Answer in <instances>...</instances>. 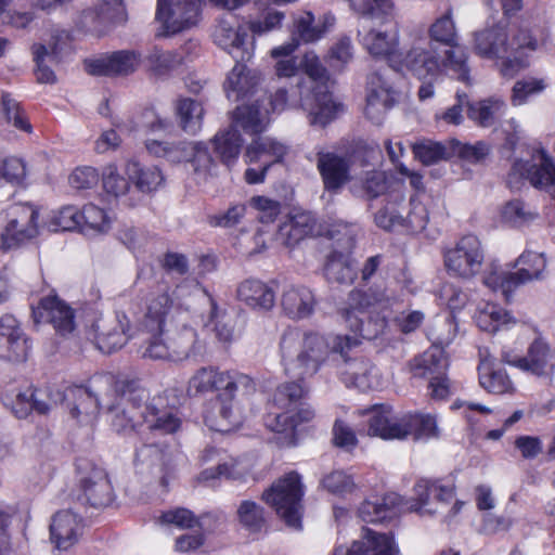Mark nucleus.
Segmentation results:
<instances>
[{
    "mask_svg": "<svg viewBox=\"0 0 555 555\" xmlns=\"http://www.w3.org/2000/svg\"><path fill=\"white\" fill-rule=\"evenodd\" d=\"M254 379L235 371H221L217 366H203L188 382L186 392L191 397L217 391L216 399L205 413V423L216 431L228 433L242 423V412L236 397L254 393Z\"/></svg>",
    "mask_w": 555,
    "mask_h": 555,
    "instance_id": "obj_1",
    "label": "nucleus"
},
{
    "mask_svg": "<svg viewBox=\"0 0 555 555\" xmlns=\"http://www.w3.org/2000/svg\"><path fill=\"white\" fill-rule=\"evenodd\" d=\"M114 402L106 408L113 430L129 436L143 424L151 431L172 434L180 427V420L169 411H160L147 402L149 392L134 382H121L116 386Z\"/></svg>",
    "mask_w": 555,
    "mask_h": 555,
    "instance_id": "obj_2",
    "label": "nucleus"
},
{
    "mask_svg": "<svg viewBox=\"0 0 555 555\" xmlns=\"http://www.w3.org/2000/svg\"><path fill=\"white\" fill-rule=\"evenodd\" d=\"M346 345L347 337L340 335L334 336L328 344L318 332L288 327L280 339L281 361L288 376L304 379L318 373L327 357L328 349L339 353L344 361H347L344 353Z\"/></svg>",
    "mask_w": 555,
    "mask_h": 555,
    "instance_id": "obj_3",
    "label": "nucleus"
},
{
    "mask_svg": "<svg viewBox=\"0 0 555 555\" xmlns=\"http://www.w3.org/2000/svg\"><path fill=\"white\" fill-rule=\"evenodd\" d=\"M537 49V41L527 29L494 26L475 34L474 50L487 59L501 60L500 70L505 77L515 76L527 66V52Z\"/></svg>",
    "mask_w": 555,
    "mask_h": 555,
    "instance_id": "obj_4",
    "label": "nucleus"
},
{
    "mask_svg": "<svg viewBox=\"0 0 555 555\" xmlns=\"http://www.w3.org/2000/svg\"><path fill=\"white\" fill-rule=\"evenodd\" d=\"M414 496L400 505L401 513L415 512L422 516L443 513L452 504L446 517L450 518L460 513L464 506L463 501L455 500L453 486H444L437 481L422 479L414 486Z\"/></svg>",
    "mask_w": 555,
    "mask_h": 555,
    "instance_id": "obj_5",
    "label": "nucleus"
},
{
    "mask_svg": "<svg viewBox=\"0 0 555 555\" xmlns=\"http://www.w3.org/2000/svg\"><path fill=\"white\" fill-rule=\"evenodd\" d=\"M304 486L298 473L291 472L263 492V500L292 528L301 527Z\"/></svg>",
    "mask_w": 555,
    "mask_h": 555,
    "instance_id": "obj_6",
    "label": "nucleus"
},
{
    "mask_svg": "<svg viewBox=\"0 0 555 555\" xmlns=\"http://www.w3.org/2000/svg\"><path fill=\"white\" fill-rule=\"evenodd\" d=\"M442 257L450 276L469 281L482 271L486 255L481 241L476 235L467 234L447 246Z\"/></svg>",
    "mask_w": 555,
    "mask_h": 555,
    "instance_id": "obj_7",
    "label": "nucleus"
},
{
    "mask_svg": "<svg viewBox=\"0 0 555 555\" xmlns=\"http://www.w3.org/2000/svg\"><path fill=\"white\" fill-rule=\"evenodd\" d=\"M134 466L139 475L151 477L163 488L176 478V456L166 446L143 444L137 450Z\"/></svg>",
    "mask_w": 555,
    "mask_h": 555,
    "instance_id": "obj_8",
    "label": "nucleus"
},
{
    "mask_svg": "<svg viewBox=\"0 0 555 555\" xmlns=\"http://www.w3.org/2000/svg\"><path fill=\"white\" fill-rule=\"evenodd\" d=\"M8 222L4 227V248L18 247L39 234V210L28 204H17L9 208Z\"/></svg>",
    "mask_w": 555,
    "mask_h": 555,
    "instance_id": "obj_9",
    "label": "nucleus"
},
{
    "mask_svg": "<svg viewBox=\"0 0 555 555\" xmlns=\"http://www.w3.org/2000/svg\"><path fill=\"white\" fill-rule=\"evenodd\" d=\"M391 70H378L367 78L366 105L364 113L373 122L379 124L397 102V91L390 82Z\"/></svg>",
    "mask_w": 555,
    "mask_h": 555,
    "instance_id": "obj_10",
    "label": "nucleus"
},
{
    "mask_svg": "<svg viewBox=\"0 0 555 555\" xmlns=\"http://www.w3.org/2000/svg\"><path fill=\"white\" fill-rule=\"evenodd\" d=\"M91 328L99 350L112 353L128 341L130 321L124 312H113L98 318Z\"/></svg>",
    "mask_w": 555,
    "mask_h": 555,
    "instance_id": "obj_11",
    "label": "nucleus"
},
{
    "mask_svg": "<svg viewBox=\"0 0 555 555\" xmlns=\"http://www.w3.org/2000/svg\"><path fill=\"white\" fill-rule=\"evenodd\" d=\"M36 324H51L55 333L68 337L76 330L74 310L55 295L42 297L33 309Z\"/></svg>",
    "mask_w": 555,
    "mask_h": 555,
    "instance_id": "obj_12",
    "label": "nucleus"
},
{
    "mask_svg": "<svg viewBox=\"0 0 555 555\" xmlns=\"http://www.w3.org/2000/svg\"><path fill=\"white\" fill-rule=\"evenodd\" d=\"M247 30L238 20L227 14L221 17L214 31L215 42L228 51L236 61H249L254 55L253 44L246 42Z\"/></svg>",
    "mask_w": 555,
    "mask_h": 555,
    "instance_id": "obj_13",
    "label": "nucleus"
},
{
    "mask_svg": "<svg viewBox=\"0 0 555 555\" xmlns=\"http://www.w3.org/2000/svg\"><path fill=\"white\" fill-rule=\"evenodd\" d=\"M199 0H157L156 20L164 34H176L196 23Z\"/></svg>",
    "mask_w": 555,
    "mask_h": 555,
    "instance_id": "obj_14",
    "label": "nucleus"
},
{
    "mask_svg": "<svg viewBox=\"0 0 555 555\" xmlns=\"http://www.w3.org/2000/svg\"><path fill=\"white\" fill-rule=\"evenodd\" d=\"M81 470L80 487L88 504L93 507H105L114 499V490L106 472L85 462L78 465Z\"/></svg>",
    "mask_w": 555,
    "mask_h": 555,
    "instance_id": "obj_15",
    "label": "nucleus"
},
{
    "mask_svg": "<svg viewBox=\"0 0 555 555\" xmlns=\"http://www.w3.org/2000/svg\"><path fill=\"white\" fill-rule=\"evenodd\" d=\"M30 346L20 322L12 314L0 318V358L10 362H23L27 359Z\"/></svg>",
    "mask_w": 555,
    "mask_h": 555,
    "instance_id": "obj_16",
    "label": "nucleus"
},
{
    "mask_svg": "<svg viewBox=\"0 0 555 555\" xmlns=\"http://www.w3.org/2000/svg\"><path fill=\"white\" fill-rule=\"evenodd\" d=\"M245 62L236 61L227 75L223 88L229 100L238 101L253 96L261 90L263 81L261 73L248 67Z\"/></svg>",
    "mask_w": 555,
    "mask_h": 555,
    "instance_id": "obj_17",
    "label": "nucleus"
},
{
    "mask_svg": "<svg viewBox=\"0 0 555 555\" xmlns=\"http://www.w3.org/2000/svg\"><path fill=\"white\" fill-rule=\"evenodd\" d=\"M141 62L142 57L139 52L121 50L98 60L87 61L85 66L90 75L127 76L134 73Z\"/></svg>",
    "mask_w": 555,
    "mask_h": 555,
    "instance_id": "obj_18",
    "label": "nucleus"
},
{
    "mask_svg": "<svg viewBox=\"0 0 555 555\" xmlns=\"http://www.w3.org/2000/svg\"><path fill=\"white\" fill-rule=\"evenodd\" d=\"M513 365L540 377H552L555 373V348L537 338L529 345L526 356L514 360Z\"/></svg>",
    "mask_w": 555,
    "mask_h": 555,
    "instance_id": "obj_19",
    "label": "nucleus"
},
{
    "mask_svg": "<svg viewBox=\"0 0 555 555\" xmlns=\"http://www.w3.org/2000/svg\"><path fill=\"white\" fill-rule=\"evenodd\" d=\"M172 309L173 300L168 287L152 293L147 298L146 310L141 321L142 328L151 334H155L168 326L170 320H173L171 315Z\"/></svg>",
    "mask_w": 555,
    "mask_h": 555,
    "instance_id": "obj_20",
    "label": "nucleus"
},
{
    "mask_svg": "<svg viewBox=\"0 0 555 555\" xmlns=\"http://www.w3.org/2000/svg\"><path fill=\"white\" fill-rule=\"evenodd\" d=\"M369 434L383 439H406L410 437V414L392 417L389 409H374L369 420Z\"/></svg>",
    "mask_w": 555,
    "mask_h": 555,
    "instance_id": "obj_21",
    "label": "nucleus"
},
{
    "mask_svg": "<svg viewBox=\"0 0 555 555\" xmlns=\"http://www.w3.org/2000/svg\"><path fill=\"white\" fill-rule=\"evenodd\" d=\"M63 401L72 417L83 425L92 424L99 414V399L83 386L68 387Z\"/></svg>",
    "mask_w": 555,
    "mask_h": 555,
    "instance_id": "obj_22",
    "label": "nucleus"
},
{
    "mask_svg": "<svg viewBox=\"0 0 555 555\" xmlns=\"http://www.w3.org/2000/svg\"><path fill=\"white\" fill-rule=\"evenodd\" d=\"M82 519L70 509L57 512L51 521V540L59 550H68L82 534Z\"/></svg>",
    "mask_w": 555,
    "mask_h": 555,
    "instance_id": "obj_23",
    "label": "nucleus"
},
{
    "mask_svg": "<svg viewBox=\"0 0 555 555\" xmlns=\"http://www.w3.org/2000/svg\"><path fill=\"white\" fill-rule=\"evenodd\" d=\"M397 64L404 66L421 80L436 79L441 73L440 61L430 43L427 48L413 47Z\"/></svg>",
    "mask_w": 555,
    "mask_h": 555,
    "instance_id": "obj_24",
    "label": "nucleus"
},
{
    "mask_svg": "<svg viewBox=\"0 0 555 555\" xmlns=\"http://www.w3.org/2000/svg\"><path fill=\"white\" fill-rule=\"evenodd\" d=\"M349 555H400V550L391 533L363 527L361 539L353 541Z\"/></svg>",
    "mask_w": 555,
    "mask_h": 555,
    "instance_id": "obj_25",
    "label": "nucleus"
},
{
    "mask_svg": "<svg viewBox=\"0 0 555 555\" xmlns=\"http://www.w3.org/2000/svg\"><path fill=\"white\" fill-rule=\"evenodd\" d=\"M365 49L376 57H386L391 65H397L401 54L397 53L399 43L398 30L392 25L389 29H369L362 35Z\"/></svg>",
    "mask_w": 555,
    "mask_h": 555,
    "instance_id": "obj_26",
    "label": "nucleus"
},
{
    "mask_svg": "<svg viewBox=\"0 0 555 555\" xmlns=\"http://www.w3.org/2000/svg\"><path fill=\"white\" fill-rule=\"evenodd\" d=\"M315 305L314 294L306 286H287L281 295V306L284 313L294 320H302L310 317L314 311Z\"/></svg>",
    "mask_w": 555,
    "mask_h": 555,
    "instance_id": "obj_27",
    "label": "nucleus"
},
{
    "mask_svg": "<svg viewBox=\"0 0 555 555\" xmlns=\"http://www.w3.org/2000/svg\"><path fill=\"white\" fill-rule=\"evenodd\" d=\"M96 8L83 11L79 17V25L87 31L101 33V26L124 20L121 0H96Z\"/></svg>",
    "mask_w": 555,
    "mask_h": 555,
    "instance_id": "obj_28",
    "label": "nucleus"
},
{
    "mask_svg": "<svg viewBox=\"0 0 555 555\" xmlns=\"http://www.w3.org/2000/svg\"><path fill=\"white\" fill-rule=\"evenodd\" d=\"M317 168L326 191L337 192L347 181V162L344 155L334 152H319Z\"/></svg>",
    "mask_w": 555,
    "mask_h": 555,
    "instance_id": "obj_29",
    "label": "nucleus"
},
{
    "mask_svg": "<svg viewBox=\"0 0 555 555\" xmlns=\"http://www.w3.org/2000/svg\"><path fill=\"white\" fill-rule=\"evenodd\" d=\"M449 366L444 350L434 345L410 362V371L413 377L433 380L446 374Z\"/></svg>",
    "mask_w": 555,
    "mask_h": 555,
    "instance_id": "obj_30",
    "label": "nucleus"
},
{
    "mask_svg": "<svg viewBox=\"0 0 555 555\" xmlns=\"http://www.w3.org/2000/svg\"><path fill=\"white\" fill-rule=\"evenodd\" d=\"M402 496L398 493H388L382 500H365L357 509V516L364 522H382L391 519L399 513Z\"/></svg>",
    "mask_w": 555,
    "mask_h": 555,
    "instance_id": "obj_31",
    "label": "nucleus"
},
{
    "mask_svg": "<svg viewBox=\"0 0 555 555\" xmlns=\"http://www.w3.org/2000/svg\"><path fill=\"white\" fill-rule=\"evenodd\" d=\"M236 297L247 307L258 311H269L275 302L274 291L262 281L248 279L240 283Z\"/></svg>",
    "mask_w": 555,
    "mask_h": 555,
    "instance_id": "obj_32",
    "label": "nucleus"
},
{
    "mask_svg": "<svg viewBox=\"0 0 555 555\" xmlns=\"http://www.w3.org/2000/svg\"><path fill=\"white\" fill-rule=\"evenodd\" d=\"M506 111V102L501 96L496 95L467 102L468 118L482 128L494 126Z\"/></svg>",
    "mask_w": 555,
    "mask_h": 555,
    "instance_id": "obj_33",
    "label": "nucleus"
},
{
    "mask_svg": "<svg viewBox=\"0 0 555 555\" xmlns=\"http://www.w3.org/2000/svg\"><path fill=\"white\" fill-rule=\"evenodd\" d=\"M270 109L262 105L260 100L255 103L237 106L233 113L232 126L241 128L246 133L257 134L262 132L269 122Z\"/></svg>",
    "mask_w": 555,
    "mask_h": 555,
    "instance_id": "obj_34",
    "label": "nucleus"
},
{
    "mask_svg": "<svg viewBox=\"0 0 555 555\" xmlns=\"http://www.w3.org/2000/svg\"><path fill=\"white\" fill-rule=\"evenodd\" d=\"M155 334L165 336L175 362L189 358L196 341V332L192 327L185 324L179 326L173 320H170L168 326Z\"/></svg>",
    "mask_w": 555,
    "mask_h": 555,
    "instance_id": "obj_35",
    "label": "nucleus"
},
{
    "mask_svg": "<svg viewBox=\"0 0 555 555\" xmlns=\"http://www.w3.org/2000/svg\"><path fill=\"white\" fill-rule=\"evenodd\" d=\"M287 153V147L275 139L264 137L257 138L247 146L245 160L247 163H260L266 168L282 162Z\"/></svg>",
    "mask_w": 555,
    "mask_h": 555,
    "instance_id": "obj_36",
    "label": "nucleus"
},
{
    "mask_svg": "<svg viewBox=\"0 0 555 555\" xmlns=\"http://www.w3.org/2000/svg\"><path fill=\"white\" fill-rule=\"evenodd\" d=\"M479 383L482 388L492 393H504L513 388V384L505 370L495 362L494 358L481 354Z\"/></svg>",
    "mask_w": 555,
    "mask_h": 555,
    "instance_id": "obj_37",
    "label": "nucleus"
},
{
    "mask_svg": "<svg viewBox=\"0 0 555 555\" xmlns=\"http://www.w3.org/2000/svg\"><path fill=\"white\" fill-rule=\"evenodd\" d=\"M125 173L142 193L156 191L164 182V176L156 166H143L135 159L127 160Z\"/></svg>",
    "mask_w": 555,
    "mask_h": 555,
    "instance_id": "obj_38",
    "label": "nucleus"
},
{
    "mask_svg": "<svg viewBox=\"0 0 555 555\" xmlns=\"http://www.w3.org/2000/svg\"><path fill=\"white\" fill-rule=\"evenodd\" d=\"M59 35L52 37V42L48 44L36 43L33 46L34 61L36 63V77L40 83H54L56 76L50 68L59 62Z\"/></svg>",
    "mask_w": 555,
    "mask_h": 555,
    "instance_id": "obj_39",
    "label": "nucleus"
},
{
    "mask_svg": "<svg viewBox=\"0 0 555 555\" xmlns=\"http://www.w3.org/2000/svg\"><path fill=\"white\" fill-rule=\"evenodd\" d=\"M39 395L41 392L37 393L31 389H27L23 392L18 391L13 396L7 395L3 398V402L18 418L26 417L33 410H36L39 414H46L51 409V404L41 400Z\"/></svg>",
    "mask_w": 555,
    "mask_h": 555,
    "instance_id": "obj_40",
    "label": "nucleus"
},
{
    "mask_svg": "<svg viewBox=\"0 0 555 555\" xmlns=\"http://www.w3.org/2000/svg\"><path fill=\"white\" fill-rule=\"evenodd\" d=\"M475 321L481 331L488 333H495L516 323L506 310L491 302H486L477 309Z\"/></svg>",
    "mask_w": 555,
    "mask_h": 555,
    "instance_id": "obj_41",
    "label": "nucleus"
},
{
    "mask_svg": "<svg viewBox=\"0 0 555 555\" xmlns=\"http://www.w3.org/2000/svg\"><path fill=\"white\" fill-rule=\"evenodd\" d=\"M412 152L415 159L425 166H430L450 159L454 155L455 149L452 147V143L422 139L412 145Z\"/></svg>",
    "mask_w": 555,
    "mask_h": 555,
    "instance_id": "obj_42",
    "label": "nucleus"
},
{
    "mask_svg": "<svg viewBox=\"0 0 555 555\" xmlns=\"http://www.w3.org/2000/svg\"><path fill=\"white\" fill-rule=\"evenodd\" d=\"M209 320L207 327L215 333L216 338L223 345H230L235 337L236 320L233 315L218 307L217 302L210 297Z\"/></svg>",
    "mask_w": 555,
    "mask_h": 555,
    "instance_id": "obj_43",
    "label": "nucleus"
},
{
    "mask_svg": "<svg viewBox=\"0 0 555 555\" xmlns=\"http://www.w3.org/2000/svg\"><path fill=\"white\" fill-rule=\"evenodd\" d=\"M211 143L221 162L230 166L237 159L243 140L237 129L229 127L227 130L219 131Z\"/></svg>",
    "mask_w": 555,
    "mask_h": 555,
    "instance_id": "obj_44",
    "label": "nucleus"
},
{
    "mask_svg": "<svg viewBox=\"0 0 555 555\" xmlns=\"http://www.w3.org/2000/svg\"><path fill=\"white\" fill-rule=\"evenodd\" d=\"M147 70L152 76L166 77L182 64V57L176 51L154 47L146 55Z\"/></svg>",
    "mask_w": 555,
    "mask_h": 555,
    "instance_id": "obj_45",
    "label": "nucleus"
},
{
    "mask_svg": "<svg viewBox=\"0 0 555 555\" xmlns=\"http://www.w3.org/2000/svg\"><path fill=\"white\" fill-rule=\"evenodd\" d=\"M176 112L181 128L191 134L197 133L203 124L204 108L193 99H180L176 104Z\"/></svg>",
    "mask_w": 555,
    "mask_h": 555,
    "instance_id": "obj_46",
    "label": "nucleus"
},
{
    "mask_svg": "<svg viewBox=\"0 0 555 555\" xmlns=\"http://www.w3.org/2000/svg\"><path fill=\"white\" fill-rule=\"evenodd\" d=\"M518 279L516 272L506 271L492 263L483 278V283L493 291H501L508 299L511 293L520 285Z\"/></svg>",
    "mask_w": 555,
    "mask_h": 555,
    "instance_id": "obj_47",
    "label": "nucleus"
},
{
    "mask_svg": "<svg viewBox=\"0 0 555 555\" xmlns=\"http://www.w3.org/2000/svg\"><path fill=\"white\" fill-rule=\"evenodd\" d=\"M325 25L314 24V16L311 12H304L294 18L292 37L300 42L310 43L319 40L325 34Z\"/></svg>",
    "mask_w": 555,
    "mask_h": 555,
    "instance_id": "obj_48",
    "label": "nucleus"
},
{
    "mask_svg": "<svg viewBox=\"0 0 555 555\" xmlns=\"http://www.w3.org/2000/svg\"><path fill=\"white\" fill-rule=\"evenodd\" d=\"M517 264L520 268L516 271V275L519 278V284L521 285L528 281L541 279L546 268V260L543 254L525 251L517 259Z\"/></svg>",
    "mask_w": 555,
    "mask_h": 555,
    "instance_id": "obj_49",
    "label": "nucleus"
},
{
    "mask_svg": "<svg viewBox=\"0 0 555 555\" xmlns=\"http://www.w3.org/2000/svg\"><path fill=\"white\" fill-rule=\"evenodd\" d=\"M240 524L250 532L260 531L266 525L264 511L261 505L254 501L245 500L237 508Z\"/></svg>",
    "mask_w": 555,
    "mask_h": 555,
    "instance_id": "obj_50",
    "label": "nucleus"
},
{
    "mask_svg": "<svg viewBox=\"0 0 555 555\" xmlns=\"http://www.w3.org/2000/svg\"><path fill=\"white\" fill-rule=\"evenodd\" d=\"M305 390L298 383H285L279 386L273 396V405L294 413L304 398Z\"/></svg>",
    "mask_w": 555,
    "mask_h": 555,
    "instance_id": "obj_51",
    "label": "nucleus"
},
{
    "mask_svg": "<svg viewBox=\"0 0 555 555\" xmlns=\"http://www.w3.org/2000/svg\"><path fill=\"white\" fill-rule=\"evenodd\" d=\"M441 69L452 72L455 77L464 82L469 79V67L467 65V54L463 48L456 43L444 51V57L440 61Z\"/></svg>",
    "mask_w": 555,
    "mask_h": 555,
    "instance_id": "obj_52",
    "label": "nucleus"
},
{
    "mask_svg": "<svg viewBox=\"0 0 555 555\" xmlns=\"http://www.w3.org/2000/svg\"><path fill=\"white\" fill-rule=\"evenodd\" d=\"M340 106L334 101L332 93L318 92L315 94V105L309 107L311 122L321 126L327 125L337 114Z\"/></svg>",
    "mask_w": 555,
    "mask_h": 555,
    "instance_id": "obj_53",
    "label": "nucleus"
},
{
    "mask_svg": "<svg viewBox=\"0 0 555 555\" xmlns=\"http://www.w3.org/2000/svg\"><path fill=\"white\" fill-rule=\"evenodd\" d=\"M190 154L189 163L192 165L194 173L206 178L214 172L217 165L206 143L192 142Z\"/></svg>",
    "mask_w": 555,
    "mask_h": 555,
    "instance_id": "obj_54",
    "label": "nucleus"
},
{
    "mask_svg": "<svg viewBox=\"0 0 555 555\" xmlns=\"http://www.w3.org/2000/svg\"><path fill=\"white\" fill-rule=\"evenodd\" d=\"M410 414V437L414 440H425L438 436L436 418L430 414Z\"/></svg>",
    "mask_w": 555,
    "mask_h": 555,
    "instance_id": "obj_55",
    "label": "nucleus"
},
{
    "mask_svg": "<svg viewBox=\"0 0 555 555\" xmlns=\"http://www.w3.org/2000/svg\"><path fill=\"white\" fill-rule=\"evenodd\" d=\"M102 183L107 194L119 197L129 191L131 181L118 171L116 165L109 164L103 169Z\"/></svg>",
    "mask_w": 555,
    "mask_h": 555,
    "instance_id": "obj_56",
    "label": "nucleus"
},
{
    "mask_svg": "<svg viewBox=\"0 0 555 555\" xmlns=\"http://www.w3.org/2000/svg\"><path fill=\"white\" fill-rule=\"evenodd\" d=\"M429 36L434 41L449 47L456 43V28L450 11L435 21L429 28Z\"/></svg>",
    "mask_w": 555,
    "mask_h": 555,
    "instance_id": "obj_57",
    "label": "nucleus"
},
{
    "mask_svg": "<svg viewBox=\"0 0 555 555\" xmlns=\"http://www.w3.org/2000/svg\"><path fill=\"white\" fill-rule=\"evenodd\" d=\"M81 210L77 207L68 205L59 209L51 218L50 227L53 231H73L81 230Z\"/></svg>",
    "mask_w": 555,
    "mask_h": 555,
    "instance_id": "obj_58",
    "label": "nucleus"
},
{
    "mask_svg": "<svg viewBox=\"0 0 555 555\" xmlns=\"http://www.w3.org/2000/svg\"><path fill=\"white\" fill-rule=\"evenodd\" d=\"M545 89V83L542 79L528 78L515 82L511 102L514 106L524 105L528 99L542 92Z\"/></svg>",
    "mask_w": 555,
    "mask_h": 555,
    "instance_id": "obj_59",
    "label": "nucleus"
},
{
    "mask_svg": "<svg viewBox=\"0 0 555 555\" xmlns=\"http://www.w3.org/2000/svg\"><path fill=\"white\" fill-rule=\"evenodd\" d=\"M392 3L390 0H370L366 14L362 17V27L365 28L378 23H391Z\"/></svg>",
    "mask_w": 555,
    "mask_h": 555,
    "instance_id": "obj_60",
    "label": "nucleus"
},
{
    "mask_svg": "<svg viewBox=\"0 0 555 555\" xmlns=\"http://www.w3.org/2000/svg\"><path fill=\"white\" fill-rule=\"evenodd\" d=\"M245 470L238 468L237 461L230 459L229 461L218 462L216 467L204 469L198 476V481H209L216 478L240 479L244 476Z\"/></svg>",
    "mask_w": 555,
    "mask_h": 555,
    "instance_id": "obj_61",
    "label": "nucleus"
},
{
    "mask_svg": "<svg viewBox=\"0 0 555 555\" xmlns=\"http://www.w3.org/2000/svg\"><path fill=\"white\" fill-rule=\"evenodd\" d=\"M27 176L26 163L18 157H5L0 164V177L8 183L21 185Z\"/></svg>",
    "mask_w": 555,
    "mask_h": 555,
    "instance_id": "obj_62",
    "label": "nucleus"
},
{
    "mask_svg": "<svg viewBox=\"0 0 555 555\" xmlns=\"http://www.w3.org/2000/svg\"><path fill=\"white\" fill-rule=\"evenodd\" d=\"M502 218L511 225L520 227L533 220L535 218V214L521 201L514 199L504 205L502 209Z\"/></svg>",
    "mask_w": 555,
    "mask_h": 555,
    "instance_id": "obj_63",
    "label": "nucleus"
},
{
    "mask_svg": "<svg viewBox=\"0 0 555 555\" xmlns=\"http://www.w3.org/2000/svg\"><path fill=\"white\" fill-rule=\"evenodd\" d=\"M411 209L405 218H403V225L412 233L422 232L429 220L428 210L426 206L412 197L410 201Z\"/></svg>",
    "mask_w": 555,
    "mask_h": 555,
    "instance_id": "obj_64",
    "label": "nucleus"
}]
</instances>
